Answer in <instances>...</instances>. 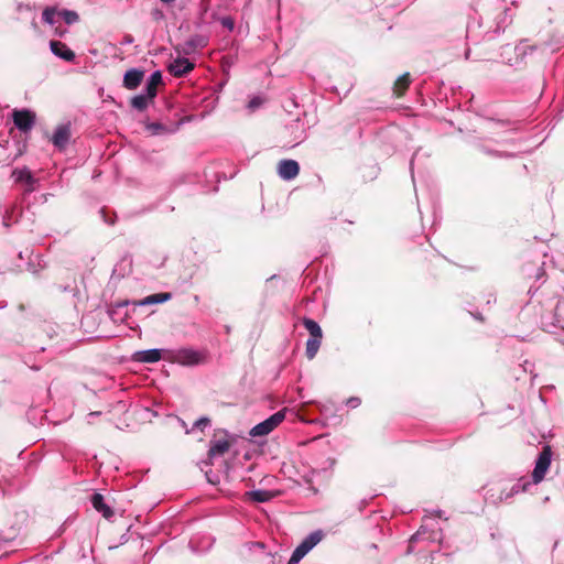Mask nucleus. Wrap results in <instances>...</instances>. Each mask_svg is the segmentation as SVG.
Returning <instances> with one entry per match:
<instances>
[{
	"label": "nucleus",
	"instance_id": "f257e3e1",
	"mask_svg": "<svg viewBox=\"0 0 564 564\" xmlns=\"http://www.w3.org/2000/svg\"><path fill=\"white\" fill-rule=\"evenodd\" d=\"M552 455H553V452H552V448L550 445H545L543 446L541 453L539 454L538 456V459L535 462V466H534V469L532 471V481L533 484H540L550 466H551V460H552Z\"/></svg>",
	"mask_w": 564,
	"mask_h": 564
},
{
	"label": "nucleus",
	"instance_id": "f03ea898",
	"mask_svg": "<svg viewBox=\"0 0 564 564\" xmlns=\"http://www.w3.org/2000/svg\"><path fill=\"white\" fill-rule=\"evenodd\" d=\"M285 419V410H280L270 417L253 426L250 431L251 436H265L278 427Z\"/></svg>",
	"mask_w": 564,
	"mask_h": 564
},
{
	"label": "nucleus",
	"instance_id": "7ed1b4c3",
	"mask_svg": "<svg viewBox=\"0 0 564 564\" xmlns=\"http://www.w3.org/2000/svg\"><path fill=\"white\" fill-rule=\"evenodd\" d=\"M321 532L311 533L292 553L288 564H297L319 541Z\"/></svg>",
	"mask_w": 564,
	"mask_h": 564
},
{
	"label": "nucleus",
	"instance_id": "20e7f679",
	"mask_svg": "<svg viewBox=\"0 0 564 564\" xmlns=\"http://www.w3.org/2000/svg\"><path fill=\"white\" fill-rule=\"evenodd\" d=\"M14 126L22 132H29L35 124L36 116L29 109H14L12 112Z\"/></svg>",
	"mask_w": 564,
	"mask_h": 564
},
{
	"label": "nucleus",
	"instance_id": "39448f33",
	"mask_svg": "<svg viewBox=\"0 0 564 564\" xmlns=\"http://www.w3.org/2000/svg\"><path fill=\"white\" fill-rule=\"evenodd\" d=\"M72 137L70 124H59L51 137L52 143L59 150H64Z\"/></svg>",
	"mask_w": 564,
	"mask_h": 564
},
{
	"label": "nucleus",
	"instance_id": "423d86ee",
	"mask_svg": "<svg viewBox=\"0 0 564 564\" xmlns=\"http://www.w3.org/2000/svg\"><path fill=\"white\" fill-rule=\"evenodd\" d=\"M300 173V165L294 160H281L278 164V174L281 178L290 181Z\"/></svg>",
	"mask_w": 564,
	"mask_h": 564
},
{
	"label": "nucleus",
	"instance_id": "0eeeda50",
	"mask_svg": "<svg viewBox=\"0 0 564 564\" xmlns=\"http://www.w3.org/2000/svg\"><path fill=\"white\" fill-rule=\"evenodd\" d=\"M194 63L187 58H176L169 66L167 70L174 77H183L194 69Z\"/></svg>",
	"mask_w": 564,
	"mask_h": 564
},
{
	"label": "nucleus",
	"instance_id": "6e6552de",
	"mask_svg": "<svg viewBox=\"0 0 564 564\" xmlns=\"http://www.w3.org/2000/svg\"><path fill=\"white\" fill-rule=\"evenodd\" d=\"M144 77V72L138 68H131L123 76V87L133 90L140 86Z\"/></svg>",
	"mask_w": 564,
	"mask_h": 564
},
{
	"label": "nucleus",
	"instance_id": "1a4fd4ad",
	"mask_svg": "<svg viewBox=\"0 0 564 564\" xmlns=\"http://www.w3.org/2000/svg\"><path fill=\"white\" fill-rule=\"evenodd\" d=\"M51 51L54 55L66 62H73L75 59V53L65 43L61 41L52 40L50 42Z\"/></svg>",
	"mask_w": 564,
	"mask_h": 564
},
{
	"label": "nucleus",
	"instance_id": "9d476101",
	"mask_svg": "<svg viewBox=\"0 0 564 564\" xmlns=\"http://www.w3.org/2000/svg\"><path fill=\"white\" fill-rule=\"evenodd\" d=\"M90 501L94 509L100 512L105 519H110L113 516V510L105 502L101 494L95 492Z\"/></svg>",
	"mask_w": 564,
	"mask_h": 564
},
{
	"label": "nucleus",
	"instance_id": "9b49d317",
	"mask_svg": "<svg viewBox=\"0 0 564 564\" xmlns=\"http://www.w3.org/2000/svg\"><path fill=\"white\" fill-rule=\"evenodd\" d=\"M411 84V75L410 73H404L393 84V94L395 97L400 98L404 96L405 91L409 89Z\"/></svg>",
	"mask_w": 564,
	"mask_h": 564
},
{
	"label": "nucleus",
	"instance_id": "f8f14e48",
	"mask_svg": "<svg viewBox=\"0 0 564 564\" xmlns=\"http://www.w3.org/2000/svg\"><path fill=\"white\" fill-rule=\"evenodd\" d=\"M279 492L270 491V490H253L246 492V497L248 500L253 502H267L276 497Z\"/></svg>",
	"mask_w": 564,
	"mask_h": 564
},
{
	"label": "nucleus",
	"instance_id": "ddd939ff",
	"mask_svg": "<svg viewBox=\"0 0 564 564\" xmlns=\"http://www.w3.org/2000/svg\"><path fill=\"white\" fill-rule=\"evenodd\" d=\"M206 45H207V40L205 36L195 35L184 43L183 52L185 54H191L192 52L196 51L197 48H203Z\"/></svg>",
	"mask_w": 564,
	"mask_h": 564
},
{
	"label": "nucleus",
	"instance_id": "4468645a",
	"mask_svg": "<svg viewBox=\"0 0 564 564\" xmlns=\"http://www.w3.org/2000/svg\"><path fill=\"white\" fill-rule=\"evenodd\" d=\"M177 360L182 365H197L200 361L199 354L191 349H182L177 354Z\"/></svg>",
	"mask_w": 564,
	"mask_h": 564
},
{
	"label": "nucleus",
	"instance_id": "2eb2a0df",
	"mask_svg": "<svg viewBox=\"0 0 564 564\" xmlns=\"http://www.w3.org/2000/svg\"><path fill=\"white\" fill-rule=\"evenodd\" d=\"M162 84V74L160 70L154 72L147 84L145 94L149 95L150 98H155L158 94V87Z\"/></svg>",
	"mask_w": 564,
	"mask_h": 564
},
{
	"label": "nucleus",
	"instance_id": "dca6fc26",
	"mask_svg": "<svg viewBox=\"0 0 564 564\" xmlns=\"http://www.w3.org/2000/svg\"><path fill=\"white\" fill-rule=\"evenodd\" d=\"M162 358L160 349H149L143 351H138L135 354V359L141 362L152 364L156 362Z\"/></svg>",
	"mask_w": 564,
	"mask_h": 564
},
{
	"label": "nucleus",
	"instance_id": "f3484780",
	"mask_svg": "<svg viewBox=\"0 0 564 564\" xmlns=\"http://www.w3.org/2000/svg\"><path fill=\"white\" fill-rule=\"evenodd\" d=\"M171 299H172V294L169 292L156 293V294H151L149 296H145L144 299L139 301L137 304L138 305H152V304L164 303Z\"/></svg>",
	"mask_w": 564,
	"mask_h": 564
},
{
	"label": "nucleus",
	"instance_id": "a211bd4d",
	"mask_svg": "<svg viewBox=\"0 0 564 564\" xmlns=\"http://www.w3.org/2000/svg\"><path fill=\"white\" fill-rule=\"evenodd\" d=\"M322 338L310 337L306 341L305 355L308 360L315 358L319 347H321Z\"/></svg>",
	"mask_w": 564,
	"mask_h": 564
},
{
	"label": "nucleus",
	"instance_id": "6ab92c4d",
	"mask_svg": "<svg viewBox=\"0 0 564 564\" xmlns=\"http://www.w3.org/2000/svg\"><path fill=\"white\" fill-rule=\"evenodd\" d=\"M154 98H150L148 94L145 95H138V96H134L132 99H131V106L139 110V111H143L148 108L149 106V102L150 101H153Z\"/></svg>",
	"mask_w": 564,
	"mask_h": 564
},
{
	"label": "nucleus",
	"instance_id": "aec40b11",
	"mask_svg": "<svg viewBox=\"0 0 564 564\" xmlns=\"http://www.w3.org/2000/svg\"><path fill=\"white\" fill-rule=\"evenodd\" d=\"M303 325L310 333L311 337H314V338L323 337L322 328L314 319L305 317V318H303Z\"/></svg>",
	"mask_w": 564,
	"mask_h": 564
},
{
	"label": "nucleus",
	"instance_id": "412c9836",
	"mask_svg": "<svg viewBox=\"0 0 564 564\" xmlns=\"http://www.w3.org/2000/svg\"><path fill=\"white\" fill-rule=\"evenodd\" d=\"M230 448V443L226 440L224 441H217L216 443H214L210 448H209V454L215 456V455H224L225 453H227Z\"/></svg>",
	"mask_w": 564,
	"mask_h": 564
},
{
	"label": "nucleus",
	"instance_id": "4be33fe9",
	"mask_svg": "<svg viewBox=\"0 0 564 564\" xmlns=\"http://www.w3.org/2000/svg\"><path fill=\"white\" fill-rule=\"evenodd\" d=\"M58 14L63 17L65 23L67 24H73L79 20V15L75 11L63 10Z\"/></svg>",
	"mask_w": 564,
	"mask_h": 564
},
{
	"label": "nucleus",
	"instance_id": "5701e85b",
	"mask_svg": "<svg viewBox=\"0 0 564 564\" xmlns=\"http://www.w3.org/2000/svg\"><path fill=\"white\" fill-rule=\"evenodd\" d=\"M56 13H57V11L55 8H51V7L45 8L42 13L43 21L48 24H54L55 23L54 18H55Z\"/></svg>",
	"mask_w": 564,
	"mask_h": 564
},
{
	"label": "nucleus",
	"instance_id": "b1692460",
	"mask_svg": "<svg viewBox=\"0 0 564 564\" xmlns=\"http://www.w3.org/2000/svg\"><path fill=\"white\" fill-rule=\"evenodd\" d=\"M19 180L24 181L28 184H32L34 182V177L32 176L31 172L28 170L20 171Z\"/></svg>",
	"mask_w": 564,
	"mask_h": 564
},
{
	"label": "nucleus",
	"instance_id": "393cba45",
	"mask_svg": "<svg viewBox=\"0 0 564 564\" xmlns=\"http://www.w3.org/2000/svg\"><path fill=\"white\" fill-rule=\"evenodd\" d=\"M220 23L224 28L228 29L229 31H231L235 26V21L232 18L230 17H224L220 19Z\"/></svg>",
	"mask_w": 564,
	"mask_h": 564
},
{
	"label": "nucleus",
	"instance_id": "a878e982",
	"mask_svg": "<svg viewBox=\"0 0 564 564\" xmlns=\"http://www.w3.org/2000/svg\"><path fill=\"white\" fill-rule=\"evenodd\" d=\"M263 104V99L260 98V97H253L249 104H248V108L251 109V110H254L257 109L258 107H260L261 105Z\"/></svg>",
	"mask_w": 564,
	"mask_h": 564
},
{
	"label": "nucleus",
	"instance_id": "bb28decb",
	"mask_svg": "<svg viewBox=\"0 0 564 564\" xmlns=\"http://www.w3.org/2000/svg\"><path fill=\"white\" fill-rule=\"evenodd\" d=\"M210 423V420L208 417H200L194 423V426L204 430L208 424Z\"/></svg>",
	"mask_w": 564,
	"mask_h": 564
},
{
	"label": "nucleus",
	"instance_id": "cd10ccee",
	"mask_svg": "<svg viewBox=\"0 0 564 564\" xmlns=\"http://www.w3.org/2000/svg\"><path fill=\"white\" fill-rule=\"evenodd\" d=\"M148 129L151 130L153 133H159V132L165 130L163 124H161L159 122H153V123L148 124Z\"/></svg>",
	"mask_w": 564,
	"mask_h": 564
},
{
	"label": "nucleus",
	"instance_id": "c85d7f7f",
	"mask_svg": "<svg viewBox=\"0 0 564 564\" xmlns=\"http://www.w3.org/2000/svg\"><path fill=\"white\" fill-rule=\"evenodd\" d=\"M346 404L355 409L361 404V400L358 397H351L347 399Z\"/></svg>",
	"mask_w": 564,
	"mask_h": 564
},
{
	"label": "nucleus",
	"instance_id": "c756f323",
	"mask_svg": "<svg viewBox=\"0 0 564 564\" xmlns=\"http://www.w3.org/2000/svg\"><path fill=\"white\" fill-rule=\"evenodd\" d=\"M161 1H162V2H164V3H171V2H173L174 0H161Z\"/></svg>",
	"mask_w": 564,
	"mask_h": 564
},
{
	"label": "nucleus",
	"instance_id": "7c9ffc66",
	"mask_svg": "<svg viewBox=\"0 0 564 564\" xmlns=\"http://www.w3.org/2000/svg\"><path fill=\"white\" fill-rule=\"evenodd\" d=\"M97 414H99V412H91V413H89V415H97Z\"/></svg>",
	"mask_w": 564,
	"mask_h": 564
}]
</instances>
